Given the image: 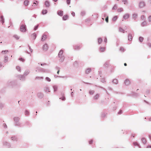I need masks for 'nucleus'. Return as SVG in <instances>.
<instances>
[{"label": "nucleus", "instance_id": "1", "mask_svg": "<svg viewBox=\"0 0 151 151\" xmlns=\"http://www.w3.org/2000/svg\"><path fill=\"white\" fill-rule=\"evenodd\" d=\"M58 56V58H60L59 59V62H62L64 61L65 57L63 55V50H61L59 51Z\"/></svg>", "mask_w": 151, "mask_h": 151}, {"label": "nucleus", "instance_id": "2", "mask_svg": "<svg viewBox=\"0 0 151 151\" xmlns=\"http://www.w3.org/2000/svg\"><path fill=\"white\" fill-rule=\"evenodd\" d=\"M20 31L22 32H25L26 31V26L25 24H21L20 28Z\"/></svg>", "mask_w": 151, "mask_h": 151}, {"label": "nucleus", "instance_id": "3", "mask_svg": "<svg viewBox=\"0 0 151 151\" xmlns=\"http://www.w3.org/2000/svg\"><path fill=\"white\" fill-rule=\"evenodd\" d=\"M3 145L6 148L11 147L10 144L6 141H4L3 142Z\"/></svg>", "mask_w": 151, "mask_h": 151}, {"label": "nucleus", "instance_id": "4", "mask_svg": "<svg viewBox=\"0 0 151 151\" xmlns=\"http://www.w3.org/2000/svg\"><path fill=\"white\" fill-rule=\"evenodd\" d=\"M14 119L15 122H16V125L17 126H19L20 123L19 122V121L20 119L19 117H15Z\"/></svg>", "mask_w": 151, "mask_h": 151}, {"label": "nucleus", "instance_id": "5", "mask_svg": "<svg viewBox=\"0 0 151 151\" xmlns=\"http://www.w3.org/2000/svg\"><path fill=\"white\" fill-rule=\"evenodd\" d=\"M145 6V2L143 1H140L139 4V7L140 8H142Z\"/></svg>", "mask_w": 151, "mask_h": 151}, {"label": "nucleus", "instance_id": "6", "mask_svg": "<svg viewBox=\"0 0 151 151\" xmlns=\"http://www.w3.org/2000/svg\"><path fill=\"white\" fill-rule=\"evenodd\" d=\"M130 17V14L128 13L125 14H124L123 16V19L124 20H127Z\"/></svg>", "mask_w": 151, "mask_h": 151}, {"label": "nucleus", "instance_id": "7", "mask_svg": "<svg viewBox=\"0 0 151 151\" xmlns=\"http://www.w3.org/2000/svg\"><path fill=\"white\" fill-rule=\"evenodd\" d=\"M44 90L46 92H50V91L49 87L47 85L45 87Z\"/></svg>", "mask_w": 151, "mask_h": 151}, {"label": "nucleus", "instance_id": "8", "mask_svg": "<svg viewBox=\"0 0 151 151\" xmlns=\"http://www.w3.org/2000/svg\"><path fill=\"white\" fill-rule=\"evenodd\" d=\"M12 141L14 142H17V141L18 139L16 136H13L10 138Z\"/></svg>", "mask_w": 151, "mask_h": 151}, {"label": "nucleus", "instance_id": "9", "mask_svg": "<svg viewBox=\"0 0 151 151\" xmlns=\"http://www.w3.org/2000/svg\"><path fill=\"white\" fill-rule=\"evenodd\" d=\"M91 70L92 69L91 68H88L86 69L85 72H86V74H88L90 73Z\"/></svg>", "mask_w": 151, "mask_h": 151}, {"label": "nucleus", "instance_id": "10", "mask_svg": "<svg viewBox=\"0 0 151 151\" xmlns=\"http://www.w3.org/2000/svg\"><path fill=\"white\" fill-rule=\"evenodd\" d=\"M25 76L24 75H18L17 77L20 80H24L25 79Z\"/></svg>", "mask_w": 151, "mask_h": 151}, {"label": "nucleus", "instance_id": "11", "mask_svg": "<svg viewBox=\"0 0 151 151\" xmlns=\"http://www.w3.org/2000/svg\"><path fill=\"white\" fill-rule=\"evenodd\" d=\"M100 97V94L99 93H97L93 97V99L94 100H98Z\"/></svg>", "mask_w": 151, "mask_h": 151}, {"label": "nucleus", "instance_id": "12", "mask_svg": "<svg viewBox=\"0 0 151 151\" xmlns=\"http://www.w3.org/2000/svg\"><path fill=\"white\" fill-rule=\"evenodd\" d=\"M42 48L44 51H47L48 48V47L47 44H46L44 45H43Z\"/></svg>", "mask_w": 151, "mask_h": 151}, {"label": "nucleus", "instance_id": "13", "mask_svg": "<svg viewBox=\"0 0 151 151\" xmlns=\"http://www.w3.org/2000/svg\"><path fill=\"white\" fill-rule=\"evenodd\" d=\"M124 84L127 86L129 85L130 83V81L128 79H126L124 82Z\"/></svg>", "mask_w": 151, "mask_h": 151}, {"label": "nucleus", "instance_id": "14", "mask_svg": "<svg viewBox=\"0 0 151 151\" xmlns=\"http://www.w3.org/2000/svg\"><path fill=\"white\" fill-rule=\"evenodd\" d=\"M39 72L42 73H47V70L44 68H40Z\"/></svg>", "mask_w": 151, "mask_h": 151}, {"label": "nucleus", "instance_id": "15", "mask_svg": "<svg viewBox=\"0 0 151 151\" xmlns=\"http://www.w3.org/2000/svg\"><path fill=\"white\" fill-rule=\"evenodd\" d=\"M147 23L145 21H144L141 24V26L142 27H144L147 26Z\"/></svg>", "mask_w": 151, "mask_h": 151}, {"label": "nucleus", "instance_id": "16", "mask_svg": "<svg viewBox=\"0 0 151 151\" xmlns=\"http://www.w3.org/2000/svg\"><path fill=\"white\" fill-rule=\"evenodd\" d=\"M45 5L46 7H49L50 6V3L49 1H47L45 2Z\"/></svg>", "mask_w": 151, "mask_h": 151}, {"label": "nucleus", "instance_id": "17", "mask_svg": "<svg viewBox=\"0 0 151 151\" xmlns=\"http://www.w3.org/2000/svg\"><path fill=\"white\" fill-rule=\"evenodd\" d=\"M106 49V48L105 47H100L99 48V51L101 52H103L105 51Z\"/></svg>", "mask_w": 151, "mask_h": 151}, {"label": "nucleus", "instance_id": "18", "mask_svg": "<svg viewBox=\"0 0 151 151\" xmlns=\"http://www.w3.org/2000/svg\"><path fill=\"white\" fill-rule=\"evenodd\" d=\"M57 13L60 16H62L63 15V11H58Z\"/></svg>", "mask_w": 151, "mask_h": 151}, {"label": "nucleus", "instance_id": "19", "mask_svg": "<svg viewBox=\"0 0 151 151\" xmlns=\"http://www.w3.org/2000/svg\"><path fill=\"white\" fill-rule=\"evenodd\" d=\"M29 73V70H26L24 74V75L25 76H27L28 75Z\"/></svg>", "mask_w": 151, "mask_h": 151}, {"label": "nucleus", "instance_id": "20", "mask_svg": "<svg viewBox=\"0 0 151 151\" xmlns=\"http://www.w3.org/2000/svg\"><path fill=\"white\" fill-rule=\"evenodd\" d=\"M81 48V47L80 45H76L74 46V49L76 50H79Z\"/></svg>", "mask_w": 151, "mask_h": 151}, {"label": "nucleus", "instance_id": "21", "mask_svg": "<svg viewBox=\"0 0 151 151\" xmlns=\"http://www.w3.org/2000/svg\"><path fill=\"white\" fill-rule=\"evenodd\" d=\"M53 88L54 92L56 91L58 88V86L56 85H54L53 86Z\"/></svg>", "mask_w": 151, "mask_h": 151}, {"label": "nucleus", "instance_id": "22", "mask_svg": "<svg viewBox=\"0 0 151 151\" xmlns=\"http://www.w3.org/2000/svg\"><path fill=\"white\" fill-rule=\"evenodd\" d=\"M29 1L28 0H25L24 2V4L25 6H27L28 5L29 3Z\"/></svg>", "mask_w": 151, "mask_h": 151}, {"label": "nucleus", "instance_id": "23", "mask_svg": "<svg viewBox=\"0 0 151 151\" xmlns=\"http://www.w3.org/2000/svg\"><path fill=\"white\" fill-rule=\"evenodd\" d=\"M133 145L135 147H140V145L139 144L136 142H134L133 143Z\"/></svg>", "mask_w": 151, "mask_h": 151}, {"label": "nucleus", "instance_id": "24", "mask_svg": "<svg viewBox=\"0 0 151 151\" xmlns=\"http://www.w3.org/2000/svg\"><path fill=\"white\" fill-rule=\"evenodd\" d=\"M47 38V36L46 35L43 34L42 36V41H45Z\"/></svg>", "mask_w": 151, "mask_h": 151}, {"label": "nucleus", "instance_id": "25", "mask_svg": "<svg viewBox=\"0 0 151 151\" xmlns=\"http://www.w3.org/2000/svg\"><path fill=\"white\" fill-rule=\"evenodd\" d=\"M128 40L131 41L132 39V35L131 33H129L128 35Z\"/></svg>", "mask_w": 151, "mask_h": 151}, {"label": "nucleus", "instance_id": "26", "mask_svg": "<svg viewBox=\"0 0 151 151\" xmlns=\"http://www.w3.org/2000/svg\"><path fill=\"white\" fill-rule=\"evenodd\" d=\"M124 10V9L122 7H120L118 9L117 11L118 12H121Z\"/></svg>", "mask_w": 151, "mask_h": 151}, {"label": "nucleus", "instance_id": "27", "mask_svg": "<svg viewBox=\"0 0 151 151\" xmlns=\"http://www.w3.org/2000/svg\"><path fill=\"white\" fill-rule=\"evenodd\" d=\"M68 17V15H65L63 17V19L64 20H66Z\"/></svg>", "mask_w": 151, "mask_h": 151}, {"label": "nucleus", "instance_id": "28", "mask_svg": "<svg viewBox=\"0 0 151 151\" xmlns=\"http://www.w3.org/2000/svg\"><path fill=\"white\" fill-rule=\"evenodd\" d=\"M16 69L17 70V71H18L19 72H21V68L20 66H17L16 67Z\"/></svg>", "mask_w": 151, "mask_h": 151}, {"label": "nucleus", "instance_id": "29", "mask_svg": "<svg viewBox=\"0 0 151 151\" xmlns=\"http://www.w3.org/2000/svg\"><path fill=\"white\" fill-rule=\"evenodd\" d=\"M95 92V91L92 90H90L89 91V94L91 95H92L94 94Z\"/></svg>", "mask_w": 151, "mask_h": 151}, {"label": "nucleus", "instance_id": "30", "mask_svg": "<svg viewBox=\"0 0 151 151\" xmlns=\"http://www.w3.org/2000/svg\"><path fill=\"white\" fill-rule=\"evenodd\" d=\"M32 37L34 40L35 39L36 37V34L35 33H33L32 35Z\"/></svg>", "mask_w": 151, "mask_h": 151}, {"label": "nucleus", "instance_id": "31", "mask_svg": "<svg viewBox=\"0 0 151 151\" xmlns=\"http://www.w3.org/2000/svg\"><path fill=\"white\" fill-rule=\"evenodd\" d=\"M0 21L3 24L4 23V19L2 16L0 17Z\"/></svg>", "mask_w": 151, "mask_h": 151}, {"label": "nucleus", "instance_id": "32", "mask_svg": "<svg viewBox=\"0 0 151 151\" xmlns=\"http://www.w3.org/2000/svg\"><path fill=\"white\" fill-rule=\"evenodd\" d=\"M138 15L137 14H132V18L133 19H134L135 20V19L137 17V16Z\"/></svg>", "mask_w": 151, "mask_h": 151}, {"label": "nucleus", "instance_id": "33", "mask_svg": "<svg viewBox=\"0 0 151 151\" xmlns=\"http://www.w3.org/2000/svg\"><path fill=\"white\" fill-rule=\"evenodd\" d=\"M102 42V40L101 38H99L98 39V42L99 44H100Z\"/></svg>", "mask_w": 151, "mask_h": 151}, {"label": "nucleus", "instance_id": "34", "mask_svg": "<svg viewBox=\"0 0 151 151\" xmlns=\"http://www.w3.org/2000/svg\"><path fill=\"white\" fill-rule=\"evenodd\" d=\"M118 17L117 16H114L112 18V21L114 22L116 21Z\"/></svg>", "mask_w": 151, "mask_h": 151}, {"label": "nucleus", "instance_id": "35", "mask_svg": "<svg viewBox=\"0 0 151 151\" xmlns=\"http://www.w3.org/2000/svg\"><path fill=\"white\" fill-rule=\"evenodd\" d=\"M8 52L9 51L7 50L2 51L1 52V53L3 55H5L7 54Z\"/></svg>", "mask_w": 151, "mask_h": 151}, {"label": "nucleus", "instance_id": "36", "mask_svg": "<svg viewBox=\"0 0 151 151\" xmlns=\"http://www.w3.org/2000/svg\"><path fill=\"white\" fill-rule=\"evenodd\" d=\"M8 61V57L6 56H4V62L5 63L7 62Z\"/></svg>", "mask_w": 151, "mask_h": 151}, {"label": "nucleus", "instance_id": "37", "mask_svg": "<svg viewBox=\"0 0 151 151\" xmlns=\"http://www.w3.org/2000/svg\"><path fill=\"white\" fill-rule=\"evenodd\" d=\"M35 79L43 80V78L42 77L36 76L35 78Z\"/></svg>", "mask_w": 151, "mask_h": 151}, {"label": "nucleus", "instance_id": "38", "mask_svg": "<svg viewBox=\"0 0 151 151\" xmlns=\"http://www.w3.org/2000/svg\"><path fill=\"white\" fill-rule=\"evenodd\" d=\"M45 79L46 81L48 82H50L51 81V79L49 78L46 77Z\"/></svg>", "mask_w": 151, "mask_h": 151}, {"label": "nucleus", "instance_id": "39", "mask_svg": "<svg viewBox=\"0 0 151 151\" xmlns=\"http://www.w3.org/2000/svg\"><path fill=\"white\" fill-rule=\"evenodd\" d=\"M140 19H141L142 20L145 21V16L142 15L141 16V17H140Z\"/></svg>", "mask_w": 151, "mask_h": 151}, {"label": "nucleus", "instance_id": "40", "mask_svg": "<svg viewBox=\"0 0 151 151\" xmlns=\"http://www.w3.org/2000/svg\"><path fill=\"white\" fill-rule=\"evenodd\" d=\"M142 143H143L144 144H145L146 143V140L145 139L143 138L142 139Z\"/></svg>", "mask_w": 151, "mask_h": 151}, {"label": "nucleus", "instance_id": "41", "mask_svg": "<svg viewBox=\"0 0 151 151\" xmlns=\"http://www.w3.org/2000/svg\"><path fill=\"white\" fill-rule=\"evenodd\" d=\"M119 31L120 32L124 33V30L121 27H119Z\"/></svg>", "mask_w": 151, "mask_h": 151}, {"label": "nucleus", "instance_id": "42", "mask_svg": "<svg viewBox=\"0 0 151 151\" xmlns=\"http://www.w3.org/2000/svg\"><path fill=\"white\" fill-rule=\"evenodd\" d=\"M47 11L46 10H43L42 12V13L43 14H47Z\"/></svg>", "mask_w": 151, "mask_h": 151}, {"label": "nucleus", "instance_id": "43", "mask_svg": "<svg viewBox=\"0 0 151 151\" xmlns=\"http://www.w3.org/2000/svg\"><path fill=\"white\" fill-rule=\"evenodd\" d=\"M113 82L114 84H117L118 83V80L116 79H114L113 81Z\"/></svg>", "mask_w": 151, "mask_h": 151}, {"label": "nucleus", "instance_id": "44", "mask_svg": "<svg viewBox=\"0 0 151 151\" xmlns=\"http://www.w3.org/2000/svg\"><path fill=\"white\" fill-rule=\"evenodd\" d=\"M104 65V66L105 67H107L109 65V63L108 62H106L105 63Z\"/></svg>", "mask_w": 151, "mask_h": 151}, {"label": "nucleus", "instance_id": "45", "mask_svg": "<svg viewBox=\"0 0 151 151\" xmlns=\"http://www.w3.org/2000/svg\"><path fill=\"white\" fill-rule=\"evenodd\" d=\"M143 40V38L142 37H139V40L140 42H142Z\"/></svg>", "mask_w": 151, "mask_h": 151}, {"label": "nucleus", "instance_id": "46", "mask_svg": "<svg viewBox=\"0 0 151 151\" xmlns=\"http://www.w3.org/2000/svg\"><path fill=\"white\" fill-rule=\"evenodd\" d=\"M122 1L124 2V4H128V2L127 0H122Z\"/></svg>", "mask_w": 151, "mask_h": 151}, {"label": "nucleus", "instance_id": "47", "mask_svg": "<svg viewBox=\"0 0 151 151\" xmlns=\"http://www.w3.org/2000/svg\"><path fill=\"white\" fill-rule=\"evenodd\" d=\"M85 14V12L84 11H83L81 12V16H83Z\"/></svg>", "mask_w": 151, "mask_h": 151}, {"label": "nucleus", "instance_id": "48", "mask_svg": "<svg viewBox=\"0 0 151 151\" xmlns=\"http://www.w3.org/2000/svg\"><path fill=\"white\" fill-rule=\"evenodd\" d=\"M117 7V6L116 4H115L114 6V7L112 8L113 10H116Z\"/></svg>", "mask_w": 151, "mask_h": 151}, {"label": "nucleus", "instance_id": "49", "mask_svg": "<svg viewBox=\"0 0 151 151\" xmlns=\"http://www.w3.org/2000/svg\"><path fill=\"white\" fill-rule=\"evenodd\" d=\"M13 37L14 38L16 39L17 40H18L19 38L18 36L17 35H14Z\"/></svg>", "mask_w": 151, "mask_h": 151}, {"label": "nucleus", "instance_id": "50", "mask_svg": "<svg viewBox=\"0 0 151 151\" xmlns=\"http://www.w3.org/2000/svg\"><path fill=\"white\" fill-rule=\"evenodd\" d=\"M148 21L150 22L151 23V16L150 15L148 18Z\"/></svg>", "mask_w": 151, "mask_h": 151}, {"label": "nucleus", "instance_id": "51", "mask_svg": "<svg viewBox=\"0 0 151 151\" xmlns=\"http://www.w3.org/2000/svg\"><path fill=\"white\" fill-rule=\"evenodd\" d=\"M19 60L22 62H24L25 61L24 59L23 58H19Z\"/></svg>", "mask_w": 151, "mask_h": 151}, {"label": "nucleus", "instance_id": "52", "mask_svg": "<svg viewBox=\"0 0 151 151\" xmlns=\"http://www.w3.org/2000/svg\"><path fill=\"white\" fill-rule=\"evenodd\" d=\"M60 99H61L62 100L64 101L65 100V97L64 96H63L60 98Z\"/></svg>", "mask_w": 151, "mask_h": 151}, {"label": "nucleus", "instance_id": "53", "mask_svg": "<svg viewBox=\"0 0 151 151\" xmlns=\"http://www.w3.org/2000/svg\"><path fill=\"white\" fill-rule=\"evenodd\" d=\"M38 27V25H37L36 26H35V27L34 28V29L35 30H36L37 29Z\"/></svg>", "mask_w": 151, "mask_h": 151}, {"label": "nucleus", "instance_id": "54", "mask_svg": "<svg viewBox=\"0 0 151 151\" xmlns=\"http://www.w3.org/2000/svg\"><path fill=\"white\" fill-rule=\"evenodd\" d=\"M120 51H121V52H123L124 51V47H121L120 48Z\"/></svg>", "mask_w": 151, "mask_h": 151}, {"label": "nucleus", "instance_id": "55", "mask_svg": "<svg viewBox=\"0 0 151 151\" xmlns=\"http://www.w3.org/2000/svg\"><path fill=\"white\" fill-rule=\"evenodd\" d=\"M105 21H106L107 23H108L109 22V17L108 16H107L105 19Z\"/></svg>", "mask_w": 151, "mask_h": 151}, {"label": "nucleus", "instance_id": "56", "mask_svg": "<svg viewBox=\"0 0 151 151\" xmlns=\"http://www.w3.org/2000/svg\"><path fill=\"white\" fill-rule=\"evenodd\" d=\"M106 114L105 113H103L101 115V116L102 117H105Z\"/></svg>", "mask_w": 151, "mask_h": 151}, {"label": "nucleus", "instance_id": "57", "mask_svg": "<svg viewBox=\"0 0 151 151\" xmlns=\"http://www.w3.org/2000/svg\"><path fill=\"white\" fill-rule=\"evenodd\" d=\"M25 113L26 115H28L29 114V112L27 110H26Z\"/></svg>", "mask_w": 151, "mask_h": 151}, {"label": "nucleus", "instance_id": "58", "mask_svg": "<svg viewBox=\"0 0 151 151\" xmlns=\"http://www.w3.org/2000/svg\"><path fill=\"white\" fill-rule=\"evenodd\" d=\"M67 3L68 4H70V0H66Z\"/></svg>", "mask_w": 151, "mask_h": 151}, {"label": "nucleus", "instance_id": "59", "mask_svg": "<svg viewBox=\"0 0 151 151\" xmlns=\"http://www.w3.org/2000/svg\"><path fill=\"white\" fill-rule=\"evenodd\" d=\"M101 82L103 83L105 82V78H102L101 80Z\"/></svg>", "mask_w": 151, "mask_h": 151}, {"label": "nucleus", "instance_id": "60", "mask_svg": "<svg viewBox=\"0 0 151 151\" xmlns=\"http://www.w3.org/2000/svg\"><path fill=\"white\" fill-rule=\"evenodd\" d=\"M39 3V2L37 1H36L35 2H34V4H36V5H37Z\"/></svg>", "mask_w": 151, "mask_h": 151}, {"label": "nucleus", "instance_id": "61", "mask_svg": "<svg viewBox=\"0 0 151 151\" xmlns=\"http://www.w3.org/2000/svg\"><path fill=\"white\" fill-rule=\"evenodd\" d=\"M93 141L92 139L91 140L89 141V144H91L93 143Z\"/></svg>", "mask_w": 151, "mask_h": 151}, {"label": "nucleus", "instance_id": "62", "mask_svg": "<svg viewBox=\"0 0 151 151\" xmlns=\"http://www.w3.org/2000/svg\"><path fill=\"white\" fill-rule=\"evenodd\" d=\"M29 47V50L30 52H32V49L29 46H28Z\"/></svg>", "mask_w": 151, "mask_h": 151}, {"label": "nucleus", "instance_id": "63", "mask_svg": "<svg viewBox=\"0 0 151 151\" xmlns=\"http://www.w3.org/2000/svg\"><path fill=\"white\" fill-rule=\"evenodd\" d=\"M104 42H105L106 43L107 42V40L106 38H105L104 40Z\"/></svg>", "mask_w": 151, "mask_h": 151}, {"label": "nucleus", "instance_id": "64", "mask_svg": "<svg viewBox=\"0 0 151 151\" xmlns=\"http://www.w3.org/2000/svg\"><path fill=\"white\" fill-rule=\"evenodd\" d=\"M71 14L73 16V17H74L75 16V13L74 12H73L72 13V14Z\"/></svg>", "mask_w": 151, "mask_h": 151}]
</instances>
